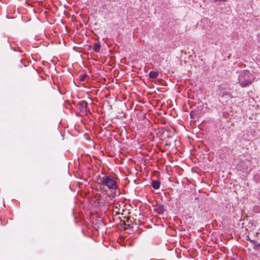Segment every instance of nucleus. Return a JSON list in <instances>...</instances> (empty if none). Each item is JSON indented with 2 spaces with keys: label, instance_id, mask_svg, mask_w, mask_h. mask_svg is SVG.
Segmentation results:
<instances>
[{
  "label": "nucleus",
  "instance_id": "nucleus-1",
  "mask_svg": "<svg viewBox=\"0 0 260 260\" xmlns=\"http://www.w3.org/2000/svg\"><path fill=\"white\" fill-rule=\"evenodd\" d=\"M97 180L98 184L101 186H106L111 190H115L118 188L116 182L110 176L104 175L102 177L99 176Z\"/></svg>",
  "mask_w": 260,
  "mask_h": 260
},
{
  "label": "nucleus",
  "instance_id": "nucleus-2",
  "mask_svg": "<svg viewBox=\"0 0 260 260\" xmlns=\"http://www.w3.org/2000/svg\"><path fill=\"white\" fill-rule=\"evenodd\" d=\"M239 83L242 87H245L251 85L253 81V78L250 76L248 70H243L239 75Z\"/></svg>",
  "mask_w": 260,
  "mask_h": 260
},
{
  "label": "nucleus",
  "instance_id": "nucleus-3",
  "mask_svg": "<svg viewBox=\"0 0 260 260\" xmlns=\"http://www.w3.org/2000/svg\"><path fill=\"white\" fill-rule=\"evenodd\" d=\"M237 170L243 172L249 173L252 170L251 162L249 160H240L237 165Z\"/></svg>",
  "mask_w": 260,
  "mask_h": 260
},
{
  "label": "nucleus",
  "instance_id": "nucleus-4",
  "mask_svg": "<svg viewBox=\"0 0 260 260\" xmlns=\"http://www.w3.org/2000/svg\"><path fill=\"white\" fill-rule=\"evenodd\" d=\"M87 105L88 104L86 102L82 101L77 104V107L81 113L83 114H86L87 111Z\"/></svg>",
  "mask_w": 260,
  "mask_h": 260
},
{
  "label": "nucleus",
  "instance_id": "nucleus-5",
  "mask_svg": "<svg viewBox=\"0 0 260 260\" xmlns=\"http://www.w3.org/2000/svg\"><path fill=\"white\" fill-rule=\"evenodd\" d=\"M165 210L164 206L160 204H157L153 208V211L159 214H163Z\"/></svg>",
  "mask_w": 260,
  "mask_h": 260
},
{
  "label": "nucleus",
  "instance_id": "nucleus-6",
  "mask_svg": "<svg viewBox=\"0 0 260 260\" xmlns=\"http://www.w3.org/2000/svg\"><path fill=\"white\" fill-rule=\"evenodd\" d=\"M102 193L103 195H106L105 199L104 200V204H109L110 203V201L112 200V199L114 198L115 196V193H112L111 195H108L107 194L106 190H103L102 192Z\"/></svg>",
  "mask_w": 260,
  "mask_h": 260
},
{
  "label": "nucleus",
  "instance_id": "nucleus-7",
  "mask_svg": "<svg viewBox=\"0 0 260 260\" xmlns=\"http://www.w3.org/2000/svg\"><path fill=\"white\" fill-rule=\"evenodd\" d=\"M151 184L154 189H158L160 187V182L159 181L152 180Z\"/></svg>",
  "mask_w": 260,
  "mask_h": 260
},
{
  "label": "nucleus",
  "instance_id": "nucleus-8",
  "mask_svg": "<svg viewBox=\"0 0 260 260\" xmlns=\"http://www.w3.org/2000/svg\"><path fill=\"white\" fill-rule=\"evenodd\" d=\"M159 75V73L157 71H151L149 73V77L151 79L156 78Z\"/></svg>",
  "mask_w": 260,
  "mask_h": 260
},
{
  "label": "nucleus",
  "instance_id": "nucleus-9",
  "mask_svg": "<svg viewBox=\"0 0 260 260\" xmlns=\"http://www.w3.org/2000/svg\"><path fill=\"white\" fill-rule=\"evenodd\" d=\"M100 47H101V45H100V43H99V42L95 43L93 47V50L95 52H99L100 51Z\"/></svg>",
  "mask_w": 260,
  "mask_h": 260
},
{
  "label": "nucleus",
  "instance_id": "nucleus-10",
  "mask_svg": "<svg viewBox=\"0 0 260 260\" xmlns=\"http://www.w3.org/2000/svg\"><path fill=\"white\" fill-rule=\"evenodd\" d=\"M87 75L86 74H84L80 76V81H84L85 80V79L87 77Z\"/></svg>",
  "mask_w": 260,
  "mask_h": 260
},
{
  "label": "nucleus",
  "instance_id": "nucleus-11",
  "mask_svg": "<svg viewBox=\"0 0 260 260\" xmlns=\"http://www.w3.org/2000/svg\"><path fill=\"white\" fill-rule=\"evenodd\" d=\"M253 210L255 212L259 213L260 212V207L257 206H254L253 208Z\"/></svg>",
  "mask_w": 260,
  "mask_h": 260
},
{
  "label": "nucleus",
  "instance_id": "nucleus-12",
  "mask_svg": "<svg viewBox=\"0 0 260 260\" xmlns=\"http://www.w3.org/2000/svg\"><path fill=\"white\" fill-rule=\"evenodd\" d=\"M230 93L228 92H225L224 93H222V94L221 95V97L223 98L224 96L225 95H227V96H230Z\"/></svg>",
  "mask_w": 260,
  "mask_h": 260
},
{
  "label": "nucleus",
  "instance_id": "nucleus-13",
  "mask_svg": "<svg viewBox=\"0 0 260 260\" xmlns=\"http://www.w3.org/2000/svg\"><path fill=\"white\" fill-rule=\"evenodd\" d=\"M213 1L214 2H226V0H213Z\"/></svg>",
  "mask_w": 260,
  "mask_h": 260
},
{
  "label": "nucleus",
  "instance_id": "nucleus-14",
  "mask_svg": "<svg viewBox=\"0 0 260 260\" xmlns=\"http://www.w3.org/2000/svg\"><path fill=\"white\" fill-rule=\"evenodd\" d=\"M255 247H257V248H260V243H256L255 244Z\"/></svg>",
  "mask_w": 260,
  "mask_h": 260
},
{
  "label": "nucleus",
  "instance_id": "nucleus-15",
  "mask_svg": "<svg viewBox=\"0 0 260 260\" xmlns=\"http://www.w3.org/2000/svg\"><path fill=\"white\" fill-rule=\"evenodd\" d=\"M231 260H235V259L234 258H232Z\"/></svg>",
  "mask_w": 260,
  "mask_h": 260
}]
</instances>
